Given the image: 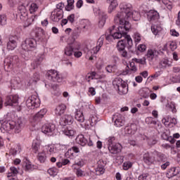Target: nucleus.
<instances>
[{
	"instance_id": "nucleus-61",
	"label": "nucleus",
	"mask_w": 180,
	"mask_h": 180,
	"mask_svg": "<svg viewBox=\"0 0 180 180\" xmlns=\"http://www.w3.org/2000/svg\"><path fill=\"white\" fill-rule=\"evenodd\" d=\"M11 88H18V86L19 85V82L16 81L15 79L11 80Z\"/></svg>"
},
{
	"instance_id": "nucleus-63",
	"label": "nucleus",
	"mask_w": 180,
	"mask_h": 180,
	"mask_svg": "<svg viewBox=\"0 0 180 180\" xmlns=\"http://www.w3.org/2000/svg\"><path fill=\"white\" fill-rule=\"evenodd\" d=\"M76 165H77L78 167H84L85 165V160L80 159L77 162H76Z\"/></svg>"
},
{
	"instance_id": "nucleus-11",
	"label": "nucleus",
	"mask_w": 180,
	"mask_h": 180,
	"mask_svg": "<svg viewBox=\"0 0 180 180\" xmlns=\"http://www.w3.org/2000/svg\"><path fill=\"white\" fill-rule=\"evenodd\" d=\"M79 153V148L77 146H73L71 148L68 149L65 153V155L67 158H70V160H74L77 157V154Z\"/></svg>"
},
{
	"instance_id": "nucleus-18",
	"label": "nucleus",
	"mask_w": 180,
	"mask_h": 180,
	"mask_svg": "<svg viewBox=\"0 0 180 180\" xmlns=\"http://www.w3.org/2000/svg\"><path fill=\"white\" fill-rule=\"evenodd\" d=\"M72 123H74V117L69 114L65 115L60 120V124H62V126L72 124Z\"/></svg>"
},
{
	"instance_id": "nucleus-36",
	"label": "nucleus",
	"mask_w": 180,
	"mask_h": 180,
	"mask_svg": "<svg viewBox=\"0 0 180 180\" xmlns=\"http://www.w3.org/2000/svg\"><path fill=\"white\" fill-rule=\"evenodd\" d=\"M39 11V6L36 3H32L29 7L30 13H36Z\"/></svg>"
},
{
	"instance_id": "nucleus-38",
	"label": "nucleus",
	"mask_w": 180,
	"mask_h": 180,
	"mask_svg": "<svg viewBox=\"0 0 180 180\" xmlns=\"http://www.w3.org/2000/svg\"><path fill=\"white\" fill-rule=\"evenodd\" d=\"M19 174V169L15 167H10V172L8 173V177L16 176Z\"/></svg>"
},
{
	"instance_id": "nucleus-9",
	"label": "nucleus",
	"mask_w": 180,
	"mask_h": 180,
	"mask_svg": "<svg viewBox=\"0 0 180 180\" xmlns=\"http://www.w3.org/2000/svg\"><path fill=\"white\" fill-rule=\"evenodd\" d=\"M137 66H136V63L134 62H131L129 65H127L125 70L122 72V75H131V74H136L138 71Z\"/></svg>"
},
{
	"instance_id": "nucleus-41",
	"label": "nucleus",
	"mask_w": 180,
	"mask_h": 180,
	"mask_svg": "<svg viewBox=\"0 0 180 180\" xmlns=\"http://www.w3.org/2000/svg\"><path fill=\"white\" fill-rule=\"evenodd\" d=\"M160 65L162 68H167V67H171L172 63L169 62L168 59H163L160 63Z\"/></svg>"
},
{
	"instance_id": "nucleus-34",
	"label": "nucleus",
	"mask_w": 180,
	"mask_h": 180,
	"mask_svg": "<svg viewBox=\"0 0 180 180\" xmlns=\"http://www.w3.org/2000/svg\"><path fill=\"white\" fill-rule=\"evenodd\" d=\"M139 94L142 98H148L150 96L149 90L147 88L141 89Z\"/></svg>"
},
{
	"instance_id": "nucleus-57",
	"label": "nucleus",
	"mask_w": 180,
	"mask_h": 180,
	"mask_svg": "<svg viewBox=\"0 0 180 180\" xmlns=\"http://www.w3.org/2000/svg\"><path fill=\"white\" fill-rule=\"evenodd\" d=\"M67 19L70 23H74V22H75V14H70L69 16H68Z\"/></svg>"
},
{
	"instance_id": "nucleus-51",
	"label": "nucleus",
	"mask_w": 180,
	"mask_h": 180,
	"mask_svg": "<svg viewBox=\"0 0 180 180\" xmlns=\"http://www.w3.org/2000/svg\"><path fill=\"white\" fill-rule=\"evenodd\" d=\"M94 75H95V72H91L90 73H88L86 75V80L88 82H89V81H91V79H95Z\"/></svg>"
},
{
	"instance_id": "nucleus-7",
	"label": "nucleus",
	"mask_w": 180,
	"mask_h": 180,
	"mask_svg": "<svg viewBox=\"0 0 180 180\" xmlns=\"http://www.w3.org/2000/svg\"><path fill=\"white\" fill-rule=\"evenodd\" d=\"M41 131L46 136H54L56 134V125L54 124H45L42 126Z\"/></svg>"
},
{
	"instance_id": "nucleus-47",
	"label": "nucleus",
	"mask_w": 180,
	"mask_h": 180,
	"mask_svg": "<svg viewBox=\"0 0 180 180\" xmlns=\"http://www.w3.org/2000/svg\"><path fill=\"white\" fill-rule=\"evenodd\" d=\"M105 167L97 166V167L96 168V175H103V174H105Z\"/></svg>"
},
{
	"instance_id": "nucleus-43",
	"label": "nucleus",
	"mask_w": 180,
	"mask_h": 180,
	"mask_svg": "<svg viewBox=\"0 0 180 180\" xmlns=\"http://www.w3.org/2000/svg\"><path fill=\"white\" fill-rule=\"evenodd\" d=\"M48 174L50 176H56L58 174V169L56 167H51L48 169Z\"/></svg>"
},
{
	"instance_id": "nucleus-12",
	"label": "nucleus",
	"mask_w": 180,
	"mask_h": 180,
	"mask_svg": "<svg viewBox=\"0 0 180 180\" xmlns=\"http://www.w3.org/2000/svg\"><path fill=\"white\" fill-rule=\"evenodd\" d=\"M18 15H19L20 19L22 22H26V20H27L28 17H27V10L26 9V6L22 4L18 7Z\"/></svg>"
},
{
	"instance_id": "nucleus-10",
	"label": "nucleus",
	"mask_w": 180,
	"mask_h": 180,
	"mask_svg": "<svg viewBox=\"0 0 180 180\" xmlns=\"http://www.w3.org/2000/svg\"><path fill=\"white\" fill-rule=\"evenodd\" d=\"M112 120H114L115 126H116V127H122L124 123H126V121H124V117L120 114L114 115Z\"/></svg>"
},
{
	"instance_id": "nucleus-15",
	"label": "nucleus",
	"mask_w": 180,
	"mask_h": 180,
	"mask_svg": "<svg viewBox=\"0 0 180 180\" xmlns=\"http://www.w3.org/2000/svg\"><path fill=\"white\" fill-rule=\"evenodd\" d=\"M64 17V11H52L50 19L52 22H60L61 18Z\"/></svg>"
},
{
	"instance_id": "nucleus-48",
	"label": "nucleus",
	"mask_w": 180,
	"mask_h": 180,
	"mask_svg": "<svg viewBox=\"0 0 180 180\" xmlns=\"http://www.w3.org/2000/svg\"><path fill=\"white\" fill-rule=\"evenodd\" d=\"M105 70L107 71V72H109L110 74H111V72H115V71H116V66L115 65H109L105 68Z\"/></svg>"
},
{
	"instance_id": "nucleus-39",
	"label": "nucleus",
	"mask_w": 180,
	"mask_h": 180,
	"mask_svg": "<svg viewBox=\"0 0 180 180\" xmlns=\"http://www.w3.org/2000/svg\"><path fill=\"white\" fill-rule=\"evenodd\" d=\"M75 1L74 0H68V4L65 7V11H68V12H70V11H72L74 9V4Z\"/></svg>"
},
{
	"instance_id": "nucleus-42",
	"label": "nucleus",
	"mask_w": 180,
	"mask_h": 180,
	"mask_svg": "<svg viewBox=\"0 0 180 180\" xmlns=\"http://www.w3.org/2000/svg\"><path fill=\"white\" fill-rule=\"evenodd\" d=\"M52 94L55 95V96H60L61 95V93L60 92V89H58V86L56 84H54L52 86Z\"/></svg>"
},
{
	"instance_id": "nucleus-2",
	"label": "nucleus",
	"mask_w": 180,
	"mask_h": 180,
	"mask_svg": "<svg viewBox=\"0 0 180 180\" xmlns=\"http://www.w3.org/2000/svg\"><path fill=\"white\" fill-rule=\"evenodd\" d=\"M115 23V25H113L112 28L109 30L110 34L105 37L107 41H112L113 39H122V37L124 36L128 46H133V39H131V37L129 35H127V32H129L130 25L127 24L124 27V24L122 22Z\"/></svg>"
},
{
	"instance_id": "nucleus-56",
	"label": "nucleus",
	"mask_w": 180,
	"mask_h": 180,
	"mask_svg": "<svg viewBox=\"0 0 180 180\" xmlns=\"http://www.w3.org/2000/svg\"><path fill=\"white\" fill-rule=\"evenodd\" d=\"M136 133L135 130L131 129V127H127L125 128V134H134Z\"/></svg>"
},
{
	"instance_id": "nucleus-28",
	"label": "nucleus",
	"mask_w": 180,
	"mask_h": 180,
	"mask_svg": "<svg viewBox=\"0 0 180 180\" xmlns=\"http://www.w3.org/2000/svg\"><path fill=\"white\" fill-rule=\"evenodd\" d=\"M76 142L77 144H79V146L85 147V146H86V143H88V139H86L83 134H79L76 138Z\"/></svg>"
},
{
	"instance_id": "nucleus-17",
	"label": "nucleus",
	"mask_w": 180,
	"mask_h": 180,
	"mask_svg": "<svg viewBox=\"0 0 180 180\" xmlns=\"http://www.w3.org/2000/svg\"><path fill=\"white\" fill-rule=\"evenodd\" d=\"M115 88L118 89L120 95H126L129 92V87L124 82H122L120 84H117Z\"/></svg>"
},
{
	"instance_id": "nucleus-13",
	"label": "nucleus",
	"mask_w": 180,
	"mask_h": 180,
	"mask_svg": "<svg viewBox=\"0 0 180 180\" xmlns=\"http://www.w3.org/2000/svg\"><path fill=\"white\" fill-rule=\"evenodd\" d=\"M32 151L35 154H37L38 153H40L41 151H43V150H44V146H41L40 140L36 139H34L32 141Z\"/></svg>"
},
{
	"instance_id": "nucleus-22",
	"label": "nucleus",
	"mask_w": 180,
	"mask_h": 180,
	"mask_svg": "<svg viewBox=\"0 0 180 180\" xmlns=\"http://www.w3.org/2000/svg\"><path fill=\"white\" fill-rule=\"evenodd\" d=\"M108 150L111 154H117L122 151V145L120 143H115L109 146Z\"/></svg>"
},
{
	"instance_id": "nucleus-4",
	"label": "nucleus",
	"mask_w": 180,
	"mask_h": 180,
	"mask_svg": "<svg viewBox=\"0 0 180 180\" xmlns=\"http://www.w3.org/2000/svg\"><path fill=\"white\" fill-rule=\"evenodd\" d=\"M5 105L6 106H13L18 112L22 110V108L19 105V96L16 94L8 96L6 98Z\"/></svg>"
},
{
	"instance_id": "nucleus-44",
	"label": "nucleus",
	"mask_w": 180,
	"mask_h": 180,
	"mask_svg": "<svg viewBox=\"0 0 180 180\" xmlns=\"http://www.w3.org/2000/svg\"><path fill=\"white\" fill-rule=\"evenodd\" d=\"M25 44L26 46H34V44H37V41L34 38H28L25 40Z\"/></svg>"
},
{
	"instance_id": "nucleus-26",
	"label": "nucleus",
	"mask_w": 180,
	"mask_h": 180,
	"mask_svg": "<svg viewBox=\"0 0 180 180\" xmlns=\"http://www.w3.org/2000/svg\"><path fill=\"white\" fill-rule=\"evenodd\" d=\"M162 30V27H161V23L160 22H155V24H153L151 26V32L155 34V36L160 34Z\"/></svg>"
},
{
	"instance_id": "nucleus-45",
	"label": "nucleus",
	"mask_w": 180,
	"mask_h": 180,
	"mask_svg": "<svg viewBox=\"0 0 180 180\" xmlns=\"http://www.w3.org/2000/svg\"><path fill=\"white\" fill-rule=\"evenodd\" d=\"M134 41L136 46H137V44H139V43H140V41H141V35L138 32L134 33Z\"/></svg>"
},
{
	"instance_id": "nucleus-19",
	"label": "nucleus",
	"mask_w": 180,
	"mask_h": 180,
	"mask_svg": "<svg viewBox=\"0 0 180 180\" xmlns=\"http://www.w3.org/2000/svg\"><path fill=\"white\" fill-rule=\"evenodd\" d=\"M101 50V46H94L90 51L87 52L86 58L92 61L94 60V54H96Z\"/></svg>"
},
{
	"instance_id": "nucleus-58",
	"label": "nucleus",
	"mask_w": 180,
	"mask_h": 180,
	"mask_svg": "<svg viewBox=\"0 0 180 180\" xmlns=\"http://www.w3.org/2000/svg\"><path fill=\"white\" fill-rule=\"evenodd\" d=\"M105 165H106V161H104L103 160L101 159L97 162V167H101L103 168H105Z\"/></svg>"
},
{
	"instance_id": "nucleus-49",
	"label": "nucleus",
	"mask_w": 180,
	"mask_h": 180,
	"mask_svg": "<svg viewBox=\"0 0 180 180\" xmlns=\"http://www.w3.org/2000/svg\"><path fill=\"white\" fill-rule=\"evenodd\" d=\"M131 167H133V163L131 162H124L122 165V168L124 171H127V169L131 168Z\"/></svg>"
},
{
	"instance_id": "nucleus-32",
	"label": "nucleus",
	"mask_w": 180,
	"mask_h": 180,
	"mask_svg": "<svg viewBox=\"0 0 180 180\" xmlns=\"http://www.w3.org/2000/svg\"><path fill=\"white\" fill-rule=\"evenodd\" d=\"M75 117L76 120L79 123H84V122H85V117H84V113L81 110L76 111Z\"/></svg>"
},
{
	"instance_id": "nucleus-24",
	"label": "nucleus",
	"mask_w": 180,
	"mask_h": 180,
	"mask_svg": "<svg viewBox=\"0 0 180 180\" xmlns=\"http://www.w3.org/2000/svg\"><path fill=\"white\" fill-rule=\"evenodd\" d=\"M106 19H108V15L103 12L98 11V27H103L106 23Z\"/></svg>"
},
{
	"instance_id": "nucleus-1",
	"label": "nucleus",
	"mask_w": 180,
	"mask_h": 180,
	"mask_svg": "<svg viewBox=\"0 0 180 180\" xmlns=\"http://www.w3.org/2000/svg\"><path fill=\"white\" fill-rule=\"evenodd\" d=\"M120 12H119L117 15L114 18L115 23H122L124 25V27H126V25H129V30H130V27L131 25L130 22L127 21L129 18H131L137 22V20H140V13L137 11H133V6L130 3L122 2L120 4Z\"/></svg>"
},
{
	"instance_id": "nucleus-54",
	"label": "nucleus",
	"mask_w": 180,
	"mask_h": 180,
	"mask_svg": "<svg viewBox=\"0 0 180 180\" xmlns=\"http://www.w3.org/2000/svg\"><path fill=\"white\" fill-rule=\"evenodd\" d=\"M133 61H135V63H137L138 64H141L142 65H144L146 64V58L137 59V58H133Z\"/></svg>"
},
{
	"instance_id": "nucleus-14",
	"label": "nucleus",
	"mask_w": 180,
	"mask_h": 180,
	"mask_svg": "<svg viewBox=\"0 0 180 180\" xmlns=\"http://www.w3.org/2000/svg\"><path fill=\"white\" fill-rule=\"evenodd\" d=\"M143 162L146 164V165H151L155 162V158L153 153H146L143 155Z\"/></svg>"
},
{
	"instance_id": "nucleus-53",
	"label": "nucleus",
	"mask_w": 180,
	"mask_h": 180,
	"mask_svg": "<svg viewBox=\"0 0 180 180\" xmlns=\"http://www.w3.org/2000/svg\"><path fill=\"white\" fill-rule=\"evenodd\" d=\"M73 55L76 58H79V57H82V52L81 51L75 49V51H73Z\"/></svg>"
},
{
	"instance_id": "nucleus-55",
	"label": "nucleus",
	"mask_w": 180,
	"mask_h": 180,
	"mask_svg": "<svg viewBox=\"0 0 180 180\" xmlns=\"http://www.w3.org/2000/svg\"><path fill=\"white\" fill-rule=\"evenodd\" d=\"M63 9H64V4L59 3L56 5V8H55L53 11L60 12V11H63Z\"/></svg>"
},
{
	"instance_id": "nucleus-6",
	"label": "nucleus",
	"mask_w": 180,
	"mask_h": 180,
	"mask_svg": "<svg viewBox=\"0 0 180 180\" xmlns=\"http://www.w3.org/2000/svg\"><path fill=\"white\" fill-rule=\"evenodd\" d=\"M25 105L28 109H34L40 106V98L36 95L30 96L25 102Z\"/></svg>"
},
{
	"instance_id": "nucleus-37",
	"label": "nucleus",
	"mask_w": 180,
	"mask_h": 180,
	"mask_svg": "<svg viewBox=\"0 0 180 180\" xmlns=\"http://www.w3.org/2000/svg\"><path fill=\"white\" fill-rule=\"evenodd\" d=\"M75 50V49L74 48V46H66L65 49V54L70 57L72 56V54H74Z\"/></svg>"
},
{
	"instance_id": "nucleus-40",
	"label": "nucleus",
	"mask_w": 180,
	"mask_h": 180,
	"mask_svg": "<svg viewBox=\"0 0 180 180\" xmlns=\"http://www.w3.org/2000/svg\"><path fill=\"white\" fill-rule=\"evenodd\" d=\"M9 41H8L7 46H14L16 45V40H18V35L11 36L9 37Z\"/></svg>"
},
{
	"instance_id": "nucleus-35",
	"label": "nucleus",
	"mask_w": 180,
	"mask_h": 180,
	"mask_svg": "<svg viewBox=\"0 0 180 180\" xmlns=\"http://www.w3.org/2000/svg\"><path fill=\"white\" fill-rule=\"evenodd\" d=\"M40 79V76L39 75V74L35 73L32 77H31V79H30L29 82V85H34L36 84V82H37V81H39Z\"/></svg>"
},
{
	"instance_id": "nucleus-62",
	"label": "nucleus",
	"mask_w": 180,
	"mask_h": 180,
	"mask_svg": "<svg viewBox=\"0 0 180 180\" xmlns=\"http://www.w3.org/2000/svg\"><path fill=\"white\" fill-rule=\"evenodd\" d=\"M1 23L2 26L6 25V15L5 14L1 15Z\"/></svg>"
},
{
	"instance_id": "nucleus-29",
	"label": "nucleus",
	"mask_w": 180,
	"mask_h": 180,
	"mask_svg": "<svg viewBox=\"0 0 180 180\" xmlns=\"http://www.w3.org/2000/svg\"><path fill=\"white\" fill-rule=\"evenodd\" d=\"M46 113H47V109L46 108L41 109L33 117L34 122H37V120H40V119H43Z\"/></svg>"
},
{
	"instance_id": "nucleus-27",
	"label": "nucleus",
	"mask_w": 180,
	"mask_h": 180,
	"mask_svg": "<svg viewBox=\"0 0 180 180\" xmlns=\"http://www.w3.org/2000/svg\"><path fill=\"white\" fill-rule=\"evenodd\" d=\"M22 162V167L25 168V171H33L34 169V165H33L27 158H24Z\"/></svg>"
},
{
	"instance_id": "nucleus-5",
	"label": "nucleus",
	"mask_w": 180,
	"mask_h": 180,
	"mask_svg": "<svg viewBox=\"0 0 180 180\" xmlns=\"http://www.w3.org/2000/svg\"><path fill=\"white\" fill-rule=\"evenodd\" d=\"M46 77L52 82H63V75L56 70H50L47 72Z\"/></svg>"
},
{
	"instance_id": "nucleus-60",
	"label": "nucleus",
	"mask_w": 180,
	"mask_h": 180,
	"mask_svg": "<svg viewBox=\"0 0 180 180\" xmlns=\"http://www.w3.org/2000/svg\"><path fill=\"white\" fill-rule=\"evenodd\" d=\"M115 138L114 136H110L108 139V145L109 146H113L115 143H113V141H115Z\"/></svg>"
},
{
	"instance_id": "nucleus-59",
	"label": "nucleus",
	"mask_w": 180,
	"mask_h": 180,
	"mask_svg": "<svg viewBox=\"0 0 180 180\" xmlns=\"http://www.w3.org/2000/svg\"><path fill=\"white\" fill-rule=\"evenodd\" d=\"M105 41V36H101L97 41V46H103V41Z\"/></svg>"
},
{
	"instance_id": "nucleus-33",
	"label": "nucleus",
	"mask_w": 180,
	"mask_h": 180,
	"mask_svg": "<svg viewBox=\"0 0 180 180\" xmlns=\"http://www.w3.org/2000/svg\"><path fill=\"white\" fill-rule=\"evenodd\" d=\"M63 133L65 135L68 136V137H72L75 135V130H74V128L69 127L65 129L63 131Z\"/></svg>"
},
{
	"instance_id": "nucleus-8",
	"label": "nucleus",
	"mask_w": 180,
	"mask_h": 180,
	"mask_svg": "<svg viewBox=\"0 0 180 180\" xmlns=\"http://www.w3.org/2000/svg\"><path fill=\"white\" fill-rule=\"evenodd\" d=\"M147 18L148 20L152 24L160 22L158 21L160 20V13L157 11L150 10L147 13Z\"/></svg>"
},
{
	"instance_id": "nucleus-3",
	"label": "nucleus",
	"mask_w": 180,
	"mask_h": 180,
	"mask_svg": "<svg viewBox=\"0 0 180 180\" xmlns=\"http://www.w3.org/2000/svg\"><path fill=\"white\" fill-rule=\"evenodd\" d=\"M25 127L22 118L16 119V113L13 111L8 112L4 116V122L1 124V129L6 131L9 130H14L15 133L19 134Z\"/></svg>"
},
{
	"instance_id": "nucleus-16",
	"label": "nucleus",
	"mask_w": 180,
	"mask_h": 180,
	"mask_svg": "<svg viewBox=\"0 0 180 180\" xmlns=\"http://www.w3.org/2000/svg\"><path fill=\"white\" fill-rule=\"evenodd\" d=\"M79 34H81V30L79 28H76L73 30L72 37L68 40L69 46H71V44H75V40L79 37Z\"/></svg>"
},
{
	"instance_id": "nucleus-21",
	"label": "nucleus",
	"mask_w": 180,
	"mask_h": 180,
	"mask_svg": "<svg viewBox=\"0 0 180 180\" xmlns=\"http://www.w3.org/2000/svg\"><path fill=\"white\" fill-rule=\"evenodd\" d=\"M31 36L37 39H43L44 37V30L41 27H37L32 30Z\"/></svg>"
},
{
	"instance_id": "nucleus-25",
	"label": "nucleus",
	"mask_w": 180,
	"mask_h": 180,
	"mask_svg": "<svg viewBox=\"0 0 180 180\" xmlns=\"http://www.w3.org/2000/svg\"><path fill=\"white\" fill-rule=\"evenodd\" d=\"M160 52L155 49H149L147 52L146 57L149 61H153L154 58H157Z\"/></svg>"
},
{
	"instance_id": "nucleus-46",
	"label": "nucleus",
	"mask_w": 180,
	"mask_h": 180,
	"mask_svg": "<svg viewBox=\"0 0 180 180\" xmlns=\"http://www.w3.org/2000/svg\"><path fill=\"white\" fill-rule=\"evenodd\" d=\"M117 50L121 53L122 57H127V51L124 50V46H118Z\"/></svg>"
},
{
	"instance_id": "nucleus-52",
	"label": "nucleus",
	"mask_w": 180,
	"mask_h": 180,
	"mask_svg": "<svg viewBox=\"0 0 180 180\" xmlns=\"http://www.w3.org/2000/svg\"><path fill=\"white\" fill-rule=\"evenodd\" d=\"M170 120H171V117L167 116L166 117H164L162 120V122L165 124V126H169Z\"/></svg>"
},
{
	"instance_id": "nucleus-23",
	"label": "nucleus",
	"mask_w": 180,
	"mask_h": 180,
	"mask_svg": "<svg viewBox=\"0 0 180 180\" xmlns=\"http://www.w3.org/2000/svg\"><path fill=\"white\" fill-rule=\"evenodd\" d=\"M44 150H45V152L46 151L47 154H50V155H53V154L58 153V150H57V146L53 144L44 146Z\"/></svg>"
},
{
	"instance_id": "nucleus-50",
	"label": "nucleus",
	"mask_w": 180,
	"mask_h": 180,
	"mask_svg": "<svg viewBox=\"0 0 180 180\" xmlns=\"http://www.w3.org/2000/svg\"><path fill=\"white\" fill-rule=\"evenodd\" d=\"M106 75L94 72V79H104Z\"/></svg>"
},
{
	"instance_id": "nucleus-31",
	"label": "nucleus",
	"mask_w": 180,
	"mask_h": 180,
	"mask_svg": "<svg viewBox=\"0 0 180 180\" xmlns=\"http://www.w3.org/2000/svg\"><path fill=\"white\" fill-rule=\"evenodd\" d=\"M37 155V160L41 162V164L46 162V160H47V155H46V152L44 150H41V152H38Z\"/></svg>"
},
{
	"instance_id": "nucleus-20",
	"label": "nucleus",
	"mask_w": 180,
	"mask_h": 180,
	"mask_svg": "<svg viewBox=\"0 0 180 180\" xmlns=\"http://www.w3.org/2000/svg\"><path fill=\"white\" fill-rule=\"evenodd\" d=\"M65 110H67V105H65V104L60 103L55 108L54 113L56 116H63L65 112Z\"/></svg>"
},
{
	"instance_id": "nucleus-30",
	"label": "nucleus",
	"mask_w": 180,
	"mask_h": 180,
	"mask_svg": "<svg viewBox=\"0 0 180 180\" xmlns=\"http://www.w3.org/2000/svg\"><path fill=\"white\" fill-rule=\"evenodd\" d=\"M106 3L109 5V12H112L113 9H116L119 6L117 0H106Z\"/></svg>"
},
{
	"instance_id": "nucleus-64",
	"label": "nucleus",
	"mask_w": 180,
	"mask_h": 180,
	"mask_svg": "<svg viewBox=\"0 0 180 180\" xmlns=\"http://www.w3.org/2000/svg\"><path fill=\"white\" fill-rule=\"evenodd\" d=\"M139 180H147V174H143L138 177Z\"/></svg>"
}]
</instances>
